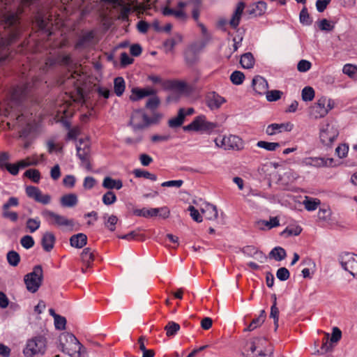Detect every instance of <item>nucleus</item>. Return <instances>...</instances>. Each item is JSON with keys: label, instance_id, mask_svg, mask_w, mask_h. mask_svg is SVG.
Returning <instances> with one entry per match:
<instances>
[{"label": "nucleus", "instance_id": "1", "mask_svg": "<svg viewBox=\"0 0 357 357\" xmlns=\"http://www.w3.org/2000/svg\"><path fill=\"white\" fill-rule=\"evenodd\" d=\"M245 357H271L272 350L264 337H255L248 341L242 351Z\"/></svg>", "mask_w": 357, "mask_h": 357}, {"label": "nucleus", "instance_id": "2", "mask_svg": "<svg viewBox=\"0 0 357 357\" xmlns=\"http://www.w3.org/2000/svg\"><path fill=\"white\" fill-rule=\"evenodd\" d=\"M74 101L73 97L68 93H65L56 99L52 113V115H54V120L56 122L65 123L66 119L73 115L74 110L72 108V104Z\"/></svg>", "mask_w": 357, "mask_h": 357}, {"label": "nucleus", "instance_id": "3", "mask_svg": "<svg viewBox=\"0 0 357 357\" xmlns=\"http://www.w3.org/2000/svg\"><path fill=\"white\" fill-rule=\"evenodd\" d=\"M46 347V339L41 335L36 336L27 340L23 354L24 357H43Z\"/></svg>", "mask_w": 357, "mask_h": 357}, {"label": "nucleus", "instance_id": "4", "mask_svg": "<svg viewBox=\"0 0 357 357\" xmlns=\"http://www.w3.org/2000/svg\"><path fill=\"white\" fill-rule=\"evenodd\" d=\"M36 86V82L34 80L32 83L18 85L13 88L10 92V100L8 103V107L12 112L15 107H19L22 100L27 96L29 91Z\"/></svg>", "mask_w": 357, "mask_h": 357}, {"label": "nucleus", "instance_id": "5", "mask_svg": "<svg viewBox=\"0 0 357 357\" xmlns=\"http://www.w3.org/2000/svg\"><path fill=\"white\" fill-rule=\"evenodd\" d=\"M339 135L336 125L333 122H324L319 128V139L326 146H331Z\"/></svg>", "mask_w": 357, "mask_h": 357}, {"label": "nucleus", "instance_id": "6", "mask_svg": "<svg viewBox=\"0 0 357 357\" xmlns=\"http://www.w3.org/2000/svg\"><path fill=\"white\" fill-rule=\"evenodd\" d=\"M43 271L40 265L35 266L33 271L24 276L26 289L31 293L36 292L42 284Z\"/></svg>", "mask_w": 357, "mask_h": 357}, {"label": "nucleus", "instance_id": "7", "mask_svg": "<svg viewBox=\"0 0 357 357\" xmlns=\"http://www.w3.org/2000/svg\"><path fill=\"white\" fill-rule=\"evenodd\" d=\"M215 146L225 150H241L243 149V140L236 135H230L217 137L214 139Z\"/></svg>", "mask_w": 357, "mask_h": 357}, {"label": "nucleus", "instance_id": "8", "mask_svg": "<svg viewBox=\"0 0 357 357\" xmlns=\"http://www.w3.org/2000/svg\"><path fill=\"white\" fill-rule=\"evenodd\" d=\"M41 215L50 225L57 227H65L70 229L74 227L73 220L68 219L66 217L57 214L52 211L45 209L41 212Z\"/></svg>", "mask_w": 357, "mask_h": 357}, {"label": "nucleus", "instance_id": "9", "mask_svg": "<svg viewBox=\"0 0 357 357\" xmlns=\"http://www.w3.org/2000/svg\"><path fill=\"white\" fill-rule=\"evenodd\" d=\"M216 128V124L208 121L204 115H200L188 125L185 126L183 129L184 131H211Z\"/></svg>", "mask_w": 357, "mask_h": 357}, {"label": "nucleus", "instance_id": "10", "mask_svg": "<svg viewBox=\"0 0 357 357\" xmlns=\"http://www.w3.org/2000/svg\"><path fill=\"white\" fill-rule=\"evenodd\" d=\"M342 267L354 277L357 275V255L350 252L343 253L340 256Z\"/></svg>", "mask_w": 357, "mask_h": 357}, {"label": "nucleus", "instance_id": "11", "mask_svg": "<svg viewBox=\"0 0 357 357\" xmlns=\"http://www.w3.org/2000/svg\"><path fill=\"white\" fill-rule=\"evenodd\" d=\"M77 155L83 165L88 169H91L89 157L91 153L90 144L88 140L80 139L77 145Z\"/></svg>", "mask_w": 357, "mask_h": 357}, {"label": "nucleus", "instance_id": "12", "mask_svg": "<svg viewBox=\"0 0 357 357\" xmlns=\"http://www.w3.org/2000/svg\"><path fill=\"white\" fill-rule=\"evenodd\" d=\"M151 123L152 121L142 109L134 111L130 120V124L135 130L144 128Z\"/></svg>", "mask_w": 357, "mask_h": 357}, {"label": "nucleus", "instance_id": "13", "mask_svg": "<svg viewBox=\"0 0 357 357\" xmlns=\"http://www.w3.org/2000/svg\"><path fill=\"white\" fill-rule=\"evenodd\" d=\"M15 124L23 129V132H28L36 124V121L32 113L24 110L17 116Z\"/></svg>", "mask_w": 357, "mask_h": 357}, {"label": "nucleus", "instance_id": "14", "mask_svg": "<svg viewBox=\"0 0 357 357\" xmlns=\"http://www.w3.org/2000/svg\"><path fill=\"white\" fill-rule=\"evenodd\" d=\"M25 192L29 198L33 199L38 203L47 205L51 202V196L47 194H43L41 190L38 187L29 185L26 187Z\"/></svg>", "mask_w": 357, "mask_h": 357}, {"label": "nucleus", "instance_id": "15", "mask_svg": "<svg viewBox=\"0 0 357 357\" xmlns=\"http://www.w3.org/2000/svg\"><path fill=\"white\" fill-rule=\"evenodd\" d=\"M333 158H325L321 157H308L301 161V165L306 167H332Z\"/></svg>", "mask_w": 357, "mask_h": 357}, {"label": "nucleus", "instance_id": "16", "mask_svg": "<svg viewBox=\"0 0 357 357\" xmlns=\"http://www.w3.org/2000/svg\"><path fill=\"white\" fill-rule=\"evenodd\" d=\"M327 103V98H320L313 106L310 109V114L315 119L325 116L327 113L326 105Z\"/></svg>", "mask_w": 357, "mask_h": 357}, {"label": "nucleus", "instance_id": "17", "mask_svg": "<svg viewBox=\"0 0 357 357\" xmlns=\"http://www.w3.org/2000/svg\"><path fill=\"white\" fill-rule=\"evenodd\" d=\"M202 48V46L194 44L186 50L185 52V60L188 65L192 66L198 61V55Z\"/></svg>", "mask_w": 357, "mask_h": 357}, {"label": "nucleus", "instance_id": "18", "mask_svg": "<svg viewBox=\"0 0 357 357\" xmlns=\"http://www.w3.org/2000/svg\"><path fill=\"white\" fill-rule=\"evenodd\" d=\"M155 93L156 91L152 88H133L131 90V95L130 96V99L132 101H137L146 96L155 95Z\"/></svg>", "mask_w": 357, "mask_h": 357}, {"label": "nucleus", "instance_id": "19", "mask_svg": "<svg viewBox=\"0 0 357 357\" xmlns=\"http://www.w3.org/2000/svg\"><path fill=\"white\" fill-rule=\"evenodd\" d=\"M102 1L112 4L114 6H118L121 7L120 17L123 20H127L128 19L129 14L131 12L130 4H123V0H101Z\"/></svg>", "mask_w": 357, "mask_h": 357}, {"label": "nucleus", "instance_id": "20", "mask_svg": "<svg viewBox=\"0 0 357 357\" xmlns=\"http://www.w3.org/2000/svg\"><path fill=\"white\" fill-rule=\"evenodd\" d=\"M252 86L255 91L259 95L265 94L268 88L267 81L260 75H257L253 78Z\"/></svg>", "mask_w": 357, "mask_h": 357}, {"label": "nucleus", "instance_id": "21", "mask_svg": "<svg viewBox=\"0 0 357 357\" xmlns=\"http://www.w3.org/2000/svg\"><path fill=\"white\" fill-rule=\"evenodd\" d=\"M292 125L290 123H272L267 126L266 133L268 135H275L282 132V131H290Z\"/></svg>", "mask_w": 357, "mask_h": 357}, {"label": "nucleus", "instance_id": "22", "mask_svg": "<svg viewBox=\"0 0 357 357\" xmlns=\"http://www.w3.org/2000/svg\"><path fill=\"white\" fill-rule=\"evenodd\" d=\"M245 6V3L242 1L238 2L237 3L236 7V8L234 11V13L231 16V18L229 22L230 26L232 28L236 29L239 25L241 18L242 17Z\"/></svg>", "mask_w": 357, "mask_h": 357}, {"label": "nucleus", "instance_id": "23", "mask_svg": "<svg viewBox=\"0 0 357 357\" xmlns=\"http://www.w3.org/2000/svg\"><path fill=\"white\" fill-rule=\"evenodd\" d=\"M81 260L86 268H82V273H86V268H89L94 261L93 251L90 248H84L81 253Z\"/></svg>", "mask_w": 357, "mask_h": 357}, {"label": "nucleus", "instance_id": "24", "mask_svg": "<svg viewBox=\"0 0 357 357\" xmlns=\"http://www.w3.org/2000/svg\"><path fill=\"white\" fill-rule=\"evenodd\" d=\"M226 102L225 98L218 93L213 92L207 98V105L211 109H217Z\"/></svg>", "mask_w": 357, "mask_h": 357}, {"label": "nucleus", "instance_id": "25", "mask_svg": "<svg viewBox=\"0 0 357 357\" xmlns=\"http://www.w3.org/2000/svg\"><path fill=\"white\" fill-rule=\"evenodd\" d=\"M66 337H68L67 340L74 344L75 352L70 355L72 357H83L85 354V349L76 337L73 334H68Z\"/></svg>", "mask_w": 357, "mask_h": 357}, {"label": "nucleus", "instance_id": "26", "mask_svg": "<svg viewBox=\"0 0 357 357\" xmlns=\"http://www.w3.org/2000/svg\"><path fill=\"white\" fill-rule=\"evenodd\" d=\"M200 211L205 218L208 220H215L218 215L216 206L209 203L204 204Z\"/></svg>", "mask_w": 357, "mask_h": 357}, {"label": "nucleus", "instance_id": "27", "mask_svg": "<svg viewBox=\"0 0 357 357\" xmlns=\"http://www.w3.org/2000/svg\"><path fill=\"white\" fill-rule=\"evenodd\" d=\"M56 241L55 236L53 233L47 231L45 232L41 239V244L43 250L46 252H50Z\"/></svg>", "mask_w": 357, "mask_h": 357}, {"label": "nucleus", "instance_id": "28", "mask_svg": "<svg viewBox=\"0 0 357 357\" xmlns=\"http://www.w3.org/2000/svg\"><path fill=\"white\" fill-rule=\"evenodd\" d=\"M78 203L77 196L74 193L64 195L60 199V204L63 207L73 208Z\"/></svg>", "mask_w": 357, "mask_h": 357}, {"label": "nucleus", "instance_id": "29", "mask_svg": "<svg viewBox=\"0 0 357 357\" xmlns=\"http://www.w3.org/2000/svg\"><path fill=\"white\" fill-rule=\"evenodd\" d=\"M87 243V236L86 234L79 233L73 235L70 238V245L76 248H83Z\"/></svg>", "mask_w": 357, "mask_h": 357}, {"label": "nucleus", "instance_id": "30", "mask_svg": "<svg viewBox=\"0 0 357 357\" xmlns=\"http://www.w3.org/2000/svg\"><path fill=\"white\" fill-rule=\"evenodd\" d=\"M102 187L108 190H120L123 187L122 181L120 179H114L109 176H106L102 181Z\"/></svg>", "mask_w": 357, "mask_h": 357}, {"label": "nucleus", "instance_id": "31", "mask_svg": "<svg viewBox=\"0 0 357 357\" xmlns=\"http://www.w3.org/2000/svg\"><path fill=\"white\" fill-rule=\"evenodd\" d=\"M36 24L39 29L47 33L48 36L52 35V31L50 29V21L49 19L45 18L41 15H38L36 17Z\"/></svg>", "mask_w": 357, "mask_h": 357}, {"label": "nucleus", "instance_id": "32", "mask_svg": "<svg viewBox=\"0 0 357 357\" xmlns=\"http://www.w3.org/2000/svg\"><path fill=\"white\" fill-rule=\"evenodd\" d=\"M167 88H171L181 93H188L190 86L183 81H168Z\"/></svg>", "mask_w": 357, "mask_h": 357}, {"label": "nucleus", "instance_id": "33", "mask_svg": "<svg viewBox=\"0 0 357 357\" xmlns=\"http://www.w3.org/2000/svg\"><path fill=\"white\" fill-rule=\"evenodd\" d=\"M157 209L155 208H136L133 210V214L136 216L144 217V218H153L156 216Z\"/></svg>", "mask_w": 357, "mask_h": 357}, {"label": "nucleus", "instance_id": "34", "mask_svg": "<svg viewBox=\"0 0 357 357\" xmlns=\"http://www.w3.org/2000/svg\"><path fill=\"white\" fill-rule=\"evenodd\" d=\"M81 77V75L78 74L77 73L75 72L73 74L70 75V77H68L66 82V84H73L75 87V91L77 93H81V84L79 78Z\"/></svg>", "mask_w": 357, "mask_h": 357}, {"label": "nucleus", "instance_id": "35", "mask_svg": "<svg viewBox=\"0 0 357 357\" xmlns=\"http://www.w3.org/2000/svg\"><path fill=\"white\" fill-rule=\"evenodd\" d=\"M183 111L179 109L178 115L176 117L172 118L168 121V126L172 128H178L182 126L184 122Z\"/></svg>", "mask_w": 357, "mask_h": 357}, {"label": "nucleus", "instance_id": "36", "mask_svg": "<svg viewBox=\"0 0 357 357\" xmlns=\"http://www.w3.org/2000/svg\"><path fill=\"white\" fill-rule=\"evenodd\" d=\"M240 63L243 68H251L254 66L255 59L250 52L245 53L241 56Z\"/></svg>", "mask_w": 357, "mask_h": 357}, {"label": "nucleus", "instance_id": "37", "mask_svg": "<svg viewBox=\"0 0 357 357\" xmlns=\"http://www.w3.org/2000/svg\"><path fill=\"white\" fill-rule=\"evenodd\" d=\"M303 204L307 211H313L317 208L320 201L318 199L305 197Z\"/></svg>", "mask_w": 357, "mask_h": 357}, {"label": "nucleus", "instance_id": "38", "mask_svg": "<svg viewBox=\"0 0 357 357\" xmlns=\"http://www.w3.org/2000/svg\"><path fill=\"white\" fill-rule=\"evenodd\" d=\"M265 318H266V312L264 310H261L260 312V314L259 315V317L257 318L254 319L252 321V322L250 324V325L248 326V327L246 330H248L249 331H252L256 329L257 327H259L264 323Z\"/></svg>", "mask_w": 357, "mask_h": 357}, {"label": "nucleus", "instance_id": "39", "mask_svg": "<svg viewBox=\"0 0 357 357\" xmlns=\"http://www.w3.org/2000/svg\"><path fill=\"white\" fill-rule=\"evenodd\" d=\"M114 89L116 95L117 96H121L123 93L126 88L123 78L121 77H116L114 79Z\"/></svg>", "mask_w": 357, "mask_h": 357}, {"label": "nucleus", "instance_id": "40", "mask_svg": "<svg viewBox=\"0 0 357 357\" xmlns=\"http://www.w3.org/2000/svg\"><path fill=\"white\" fill-rule=\"evenodd\" d=\"M133 174L136 178H144L151 181H156L157 176L155 174L150 173L148 171L141 169H135L133 170Z\"/></svg>", "mask_w": 357, "mask_h": 357}, {"label": "nucleus", "instance_id": "41", "mask_svg": "<svg viewBox=\"0 0 357 357\" xmlns=\"http://www.w3.org/2000/svg\"><path fill=\"white\" fill-rule=\"evenodd\" d=\"M103 218L105 220V227H107L109 231H114L116 229L115 225L118 222L117 217L114 215H107V214H105L103 216Z\"/></svg>", "mask_w": 357, "mask_h": 357}, {"label": "nucleus", "instance_id": "42", "mask_svg": "<svg viewBox=\"0 0 357 357\" xmlns=\"http://www.w3.org/2000/svg\"><path fill=\"white\" fill-rule=\"evenodd\" d=\"M342 72L350 78L357 80V66L352 64H345L343 66Z\"/></svg>", "mask_w": 357, "mask_h": 357}, {"label": "nucleus", "instance_id": "43", "mask_svg": "<svg viewBox=\"0 0 357 357\" xmlns=\"http://www.w3.org/2000/svg\"><path fill=\"white\" fill-rule=\"evenodd\" d=\"M270 257L275 259L276 261H282L286 257V252L284 249L281 247L274 248L270 252Z\"/></svg>", "mask_w": 357, "mask_h": 357}, {"label": "nucleus", "instance_id": "44", "mask_svg": "<svg viewBox=\"0 0 357 357\" xmlns=\"http://www.w3.org/2000/svg\"><path fill=\"white\" fill-rule=\"evenodd\" d=\"M179 324L174 321L168 322V324L165 327L166 335L168 337L174 336L176 334V333L179 331Z\"/></svg>", "mask_w": 357, "mask_h": 357}, {"label": "nucleus", "instance_id": "45", "mask_svg": "<svg viewBox=\"0 0 357 357\" xmlns=\"http://www.w3.org/2000/svg\"><path fill=\"white\" fill-rule=\"evenodd\" d=\"M24 176L36 183H38L40 180V173L38 169H29L24 173Z\"/></svg>", "mask_w": 357, "mask_h": 357}, {"label": "nucleus", "instance_id": "46", "mask_svg": "<svg viewBox=\"0 0 357 357\" xmlns=\"http://www.w3.org/2000/svg\"><path fill=\"white\" fill-rule=\"evenodd\" d=\"M40 226V221L38 218H29L26 223V227L31 233H33L38 230Z\"/></svg>", "mask_w": 357, "mask_h": 357}, {"label": "nucleus", "instance_id": "47", "mask_svg": "<svg viewBox=\"0 0 357 357\" xmlns=\"http://www.w3.org/2000/svg\"><path fill=\"white\" fill-rule=\"evenodd\" d=\"M277 298L275 297V302L273 303L271 307L270 317L274 320L275 331H277L278 328V320H279V310L276 305Z\"/></svg>", "mask_w": 357, "mask_h": 357}, {"label": "nucleus", "instance_id": "48", "mask_svg": "<svg viewBox=\"0 0 357 357\" xmlns=\"http://www.w3.org/2000/svg\"><path fill=\"white\" fill-rule=\"evenodd\" d=\"M257 146L259 148L264 149L269 151H273L280 146L278 142H268L265 141H259Z\"/></svg>", "mask_w": 357, "mask_h": 357}, {"label": "nucleus", "instance_id": "49", "mask_svg": "<svg viewBox=\"0 0 357 357\" xmlns=\"http://www.w3.org/2000/svg\"><path fill=\"white\" fill-rule=\"evenodd\" d=\"M7 260L10 265L16 266L20 260V255L15 251H10L7 254Z\"/></svg>", "mask_w": 357, "mask_h": 357}, {"label": "nucleus", "instance_id": "50", "mask_svg": "<svg viewBox=\"0 0 357 357\" xmlns=\"http://www.w3.org/2000/svg\"><path fill=\"white\" fill-rule=\"evenodd\" d=\"M300 22L305 26H309L312 24V20L310 17L306 8H303L299 15Z\"/></svg>", "mask_w": 357, "mask_h": 357}, {"label": "nucleus", "instance_id": "51", "mask_svg": "<svg viewBox=\"0 0 357 357\" xmlns=\"http://www.w3.org/2000/svg\"><path fill=\"white\" fill-rule=\"evenodd\" d=\"M245 79L244 74L241 72L236 70L231 73L230 75L231 82L236 85H240L243 83Z\"/></svg>", "mask_w": 357, "mask_h": 357}, {"label": "nucleus", "instance_id": "52", "mask_svg": "<svg viewBox=\"0 0 357 357\" xmlns=\"http://www.w3.org/2000/svg\"><path fill=\"white\" fill-rule=\"evenodd\" d=\"M301 96L304 101H311L314 97V90L311 86H305L302 90Z\"/></svg>", "mask_w": 357, "mask_h": 357}, {"label": "nucleus", "instance_id": "53", "mask_svg": "<svg viewBox=\"0 0 357 357\" xmlns=\"http://www.w3.org/2000/svg\"><path fill=\"white\" fill-rule=\"evenodd\" d=\"M186 6V3L180 1L178 3V6L179 8L178 10H176L174 14V17L178 20L184 21L187 18V15L185 12L182 10Z\"/></svg>", "mask_w": 357, "mask_h": 357}, {"label": "nucleus", "instance_id": "54", "mask_svg": "<svg viewBox=\"0 0 357 357\" xmlns=\"http://www.w3.org/2000/svg\"><path fill=\"white\" fill-rule=\"evenodd\" d=\"M116 196L112 191H107L105 194L102 196V202L105 205H111L116 202Z\"/></svg>", "mask_w": 357, "mask_h": 357}, {"label": "nucleus", "instance_id": "55", "mask_svg": "<svg viewBox=\"0 0 357 357\" xmlns=\"http://www.w3.org/2000/svg\"><path fill=\"white\" fill-rule=\"evenodd\" d=\"M19 199L16 197H10L2 206V211L9 210L11 207L19 206Z\"/></svg>", "mask_w": 357, "mask_h": 357}, {"label": "nucleus", "instance_id": "56", "mask_svg": "<svg viewBox=\"0 0 357 357\" xmlns=\"http://www.w3.org/2000/svg\"><path fill=\"white\" fill-rule=\"evenodd\" d=\"M349 151V146L347 144H341L335 149V153L340 158H345Z\"/></svg>", "mask_w": 357, "mask_h": 357}, {"label": "nucleus", "instance_id": "57", "mask_svg": "<svg viewBox=\"0 0 357 357\" xmlns=\"http://www.w3.org/2000/svg\"><path fill=\"white\" fill-rule=\"evenodd\" d=\"M188 210L190 212V215L197 222H202L203 220L202 215L199 213V211L193 206H189Z\"/></svg>", "mask_w": 357, "mask_h": 357}, {"label": "nucleus", "instance_id": "58", "mask_svg": "<svg viewBox=\"0 0 357 357\" xmlns=\"http://www.w3.org/2000/svg\"><path fill=\"white\" fill-rule=\"evenodd\" d=\"M302 231V229L300 226H291L287 227L282 232L284 234H287V236H298Z\"/></svg>", "mask_w": 357, "mask_h": 357}, {"label": "nucleus", "instance_id": "59", "mask_svg": "<svg viewBox=\"0 0 357 357\" xmlns=\"http://www.w3.org/2000/svg\"><path fill=\"white\" fill-rule=\"evenodd\" d=\"M268 101L273 102L279 100L281 97L282 92L278 90L268 91L265 93Z\"/></svg>", "mask_w": 357, "mask_h": 357}, {"label": "nucleus", "instance_id": "60", "mask_svg": "<svg viewBox=\"0 0 357 357\" xmlns=\"http://www.w3.org/2000/svg\"><path fill=\"white\" fill-rule=\"evenodd\" d=\"M160 99L158 96L153 95L146 102V107L151 110L155 109L160 105Z\"/></svg>", "mask_w": 357, "mask_h": 357}, {"label": "nucleus", "instance_id": "61", "mask_svg": "<svg viewBox=\"0 0 357 357\" xmlns=\"http://www.w3.org/2000/svg\"><path fill=\"white\" fill-rule=\"evenodd\" d=\"M22 246L26 249H29L34 245V240L32 236L26 235L20 240Z\"/></svg>", "mask_w": 357, "mask_h": 357}, {"label": "nucleus", "instance_id": "62", "mask_svg": "<svg viewBox=\"0 0 357 357\" xmlns=\"http://www.w3.org/2000/svg\"><path fill=\"white\" fill-rule=\"evenodd\" d=\"M289 271L284 267L280 268L276 273V277L281 281H285L289 278Z\"/></svg>", "mask_w": 357, "mask_h": 357}, {"label": "nucleus", "instance_id": "63", "mask_svg": "<svg viewBox=\"0 0 357 357\" xmlns=\"http://www.w3.org/2000/svg\"><path fill=\"white\" fill-rule=\"evenodd\" d=\"M66 319L64 317L56 316L54 319V326L58 330H64L66 328Z\"/></svg>", "mask_w": 357, "mask_h": 357}, {"label": "nucleus", "instance_id": "64", "mask_svg": "<svg viewBox=\"0 0 357 357\" xmlns=\"http://www.w3.org/2000/svg\"><path fill=\"white\" fill-rule=\"evenodd\" d=\"M311 63L307 60H301L297 65V69L299 72H307L311 68Z\"/></svg>", "mask_w": 357, "mask_h": 357}]
</instances>
